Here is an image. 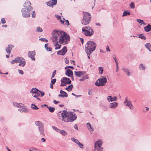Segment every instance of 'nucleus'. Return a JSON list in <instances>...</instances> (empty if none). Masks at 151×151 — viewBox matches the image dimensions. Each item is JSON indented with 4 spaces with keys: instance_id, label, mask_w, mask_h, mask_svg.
Listing matches in <instances>:
<instances>
[{
    "instance_id": "28",
    "label": "nucleus",
    "mask_w": 151,
    "mask_h": 151,
    "mask_svg": "<svg viewBox=\"0 0 151 151\" xmlns=\"http://www.w3.org/2000/svg\"><path fill=\"white\" fill-rule=\"evenodd\" d=\"M74 73H75V75L78 77H80L81 76V71H75Z\"/></svg>"
},
{
    "instance_id": "34",
    "label": "nucleus",
    "mask_w": 151,
    "mask_h": 151,
    "mask_svg": "<svg viewBox=\"0 0 151 151\" xmlns=\"http://www.w3.org/2000/svg\"><path fill=\"white\" fill-rule=\"evenodd\" d=\"M130 14V12H127L126 11H124L123 14V16H127V15H129Z\"/></svg>"
},
{
    "instance_id": "43",
    "label": "nucleus",
    "mask_w": 151,
    "mask_h": 151,
    "mask_svg": "<svg viewBox=\"0 0 151 151\" xmlns=\"http://www.w3.org/2000/svg\"><path fill=\"white\" fill-rule=\"evenodd\" d=\"M52 128L54 130H55L57 132H60V129L57 128V127L54 126H52Z\"/></svg>"
},
{
    "instance_id": "10",
    "label": "nucleus",
    "mask_w": 151,
    "mask_h": 151,
    "mask_svg": "<svg viewBox=\"0 0 151 151\" xmlns=\"http://www.w3.org/2000/svg\"><path fill=\"white\" fill-rule=\"evenodd\" d=\"M102 143V141H101L100 140H98L95 143V148L98 150H102L103 148L101 147Z\"/></svg>"
},
{
    "instance_id": "20",
    "label": "nucleus",
    "mask_w": 151,
    "mask_h": 151,
    "mask_svg": "<svg viewBox=\"0 0 151 151\" xmlns=\"http://www.w3.org/2000/svg\"><path fill=\"white\" fill-rule=\"evenodd\" d=\"M12 45H9L8 47L6 48V51L8 54H10L12 48L13 47Z\"/></svg>"
},
{
    "instance_id": "14",
    "label": "nucleus",
    "mask_w": 151,
    "mask_h": 151,
    "mask_svg": "<svg viewBox=\"0 0 151 151\" xmlns=\"http://www.w3.org/2000/svg\"><path fill=\"white\" fill-rule=\"evenodd\" d=\"M27 11H26L25 9H22L21 10V12L22 13V15L24 17H29L30 16V15L29 13Z\"/></svg>"
},
{
    "instance_id": "29",
    "label": "nucleus",
    "mask_w": 151,
    "mask_h": 151,
    "mask_svg": "<svg viewBox=\"0 0 151 151\" xmlns=\"http://www.w3.org/2000/svg\"><path fill=\"white\" fill-rule=\"evenodd\" d=\"M47 108L48 109L49 111L51 112H53L55 110L54 107H52L50 106H47Z\"/></svg>"
},
{
    "instance_id": "18",
    "label": "nucleus",
    "mask_w": 151,
    "mask_h": 151,
    "mask_svg": "<svg viewBox=\"0 0 151 151\" xmlns=\"http://www.w3.org/2000/svg\"><path fill=\"white\" fill-rule=\"evenodd\" d=\"M65 74L68 77H72L73 76V73L72 70L70 69H68L65 72Z\"/></svg>"
},
{
    "instance_id": "61",
    "label": "nucleus",
    "mask_w": 151,
    "mask_h": 151,
    "mask_svg": "<svg viewBox=\"0 0 151 151\" xmlns=\"http://www.w3.org/2000/svg\"><path fill=\"white\" fill-rule=\"evenodd\" d=\"M85 79H88V76L87 75H85L84 76H83Z\"/></svg>"
},
{
    "instance_id": "31",
    "label": "nucleus",
    "mask_w": 151,
    "mask_h": 151,
    "mask_svg": "<svg viewBox=\"0 0 151 151\" xmlns=\"http://www.w3.org/2000/svg\"><path fill=\"white\" fill-rule=\"evenodd\" d=\"M39 129L40 132L41 134L42 135H44L45 133L43 129V127H40L39 128Z\"/></svg>"
},
{
    "instance_id": "64",
    "label": "nucleus",
    "mask_w": 151,
    "mask_h": 151,
    "mask_svg": "<svg viewBox=\"0 0 151 151\" xmlns=\"http://www.w3.org/2000/svg\"><path fill=\"white\" fill-rule=\"evenodd\" d=\"M74 128L77 130H78V126H77V125L76 124H75L74 126Z\"/></svg>"
},
{
    "instance_id": "59",
    "label": "nucleus",
    "mask_w": 151,
    "mask_h": 151,
    "mask_svg": "<svg viewBox=\"0 0 151 151\" xmlns=\"http://www.w3.org/2000/svg\"><path fill=\"white\" fill-rule=\"evenodd\" d=\"M41 95V96L42 97L44 95V93L43 91H40V95Z\"/></svg>"
},
{
    "instance_id": "50",
    "label": "nucleus",
    "mask_w": 151,
    "mask_h": 151,
    "mask_svg": "<svg viewBox=\"0 0 151 151\" xmlns=\"http://www.w3.org/2000/svg\"><path fill=\"white\" fill-rule=\"evenodd\" d=\"M40 40H41L42 41L47 42L48 40L45 38H41L39 39Z\"/></svg>"
},
{
    "instance_id": "51",
    "label": "nucleus",
    "mask_w": 151,
    "mask_h": 151,
    "mask_svg": "<svg viewBox=\"0 0 151 151\" xmlns=\"http://www.w3.org/2000/svg\"><path fill=\"white\" fill-rule=\"evenodd\" d=\"M64 24L68 26L69 25V23L68 21V20H66L65 21H64Z\"/></svg>"
},
{
    "instance_id": "19",
    "label": "nucleus",
    "mask_w": 151,
    "mask_h": 151,
    "mask_svg": "<svg viewBox=\"0 0 151 151\" xmlns=\"http://www.w3.org/2000/svg\"><path fill=\"white\" fill-rule=\"evenodd\" d=\"M60 94H59L58 95L59 97H67L68 96V95L67 93L62 90L60 91Z\"/></svg>"
},
{
    "instance_id": "52",
    "label": "nucleus",
    "mask_w": 151,
    "mask_h": 151,
    "mask_svg": "<svg viewBox=\"0 0 151 151\" xmlns=\"http://www.w3.org/2000/svg\"><path fill=\"white\" fill-rule=\"evenodd\" d=\"M113 57L115 62L116 63V64L118 63V61L117 60V59L116 58V56L115 55H113Z\"/></svg>"
},
{
    "instance_id": "7",
    "label": "nucleus",
    "mask_w": 151,
    "mask_h": 151,
    "mask_svg": "<svg viewBox=\"0 0 151 151\" xmlns=\"http://www.w3.org/2000/svg\"><path fill=\"white\" fill-rule=\"evenodd\" d=\"M107 81L106 78L104 76H101V78L98 79V80L96 81L95 84L98 86H103L105 85Z\"/></svg>"
},
{
    "instance_id": "2",
    "label": "nucleus",
    "mask_w": 151,
    "mask_h": 151,
    "mask_svg": "<svg viewBox=\"0 0 151 151\" xmlns=\"http://www.w3.org/2000/svg\"><path fill=\"white\" fill-rule=\"evenodd\" d=\"M96 46V43L91 41H88L85 45V48L86 50V51L89 53L90 52L91 53L94 51Z\"/></svg>"
},
{
    "instance_id": "49",
    "label": "nucleus",
    "mask_w": 151,
    "mask_h": 151,
    "mask_svg": "<svg viewBox=\"0 0 151 151\" xmlns=\"http://www.w3.org/2000/svg\"><path fill=\"white\" fill-rule=\"evenodd\" d=\"M77 145H78V146L81 149H83V145L80 142L78 143Z\"/></svg>"
},
{
    "instance_id": "3",
    "label": "nucleus",
    "mask_w": 151,
    "mask_h": 151,
    "mask_svg": "<svg viewBox=\"0 0 151 151\" xmlns=\"http://www.w3.org/2000/svg\"><path fill=\"white\" fill-rule=\"evenodd\" d=\"M63 35H61L59 38V43L63 45L68 43L70 40V37L69 35L65 32H63Z\"/></svg>"
},
{
    "instance_id": "37",
    "label": "nucleus",
    "mask_w": 151,
    "mask_h": 151,
    "mask_svg": "<svg viewBox=\"0 0 151 151\" xmlns=\"http://www.w3.org/2000/svg\"><path fill=\"white\" fill-rule=\"evenodd\" d=\"M55 46L56 47L55 48L56 50L60 49V48L61 45H59L58 42H57L56 44H55Z\"/></svg>"
},
{
    "instance_id": "45",
    "label": "nucleus",
    "mask_w": 151,
    "mask_h": 151,
    "mask_svg": "<svg viewBox=\"0 0 151 151\" xmlns=\"http://www.w3.org/2000/svg\"><path fill=\"white\" fill-rule=\"evenodd\" d=\"M61 50L65 54L67 52V47L66 46H64L63 49Z\"/></svg>"
},
{
    "instance_id": "38",
    "label": "nucleus",
    "mask_w": 151,
    "mask_h": 151,
    "mask_svg": "<svg viewBox=\"0 0 151 151\" xmlns=\"http://www.w3.org/2000/svg\"><path fill=\"white\" fill-rule=\"evenodd\" d=\"M57 54L58 55H63L65 54L62 51L60 50L57 52Z\"/></svg>"
},
{
    "instance_id": "21",
    "label": "nucleus",
    "mask_w": 151,
    "mask_h": 151,
    "mask_svg": "<svg viewBox=\"0 0 151 151\" xmlns=\"http://www.w3.org/2000/svg\"><path fill=\"white\" fill-rule=\"evenodd\" d=\"M117 99L116 97V96L112 98L111 96H109L107 98V100L109 102L116 101Z\"/></svg>"
},
{
    "instance_id": "25",
    "label": "nucleus",
    "mask_w": 151,
    "mask_h": 151,
    "mask_svg": "<svg viewBox=\"0 0 151 151\" xmlns=\"http://www.w3.org/2000/svg\"><path fill=\"white\" fill-rule=\"evenodd\" d=\"M86 125H87V127L88 130L90 131L91 132L92 131L93 132V127H91V124L89 123H88L86 124Z\"/></svg>"
},
{
    "instance_id": "11",
    "label": "nucleus",
    "mask_w": 151,
    "mask_h": 151,
    "mask_svg": "<svg viewBox=\"0 0 151 151\" xmlns=\"http://www.w3.org/2000/svg\"><path fill=\"white\" fill-rule=\"evenodd\" d=\"M18 61L17 63H19V65L22 67L24 66L26 64L25 60L22 57H18Z\"/></svg>"
},
{
    "instance_id": "48",
    "label": "nucleus",
    "mask_w": 151,
    "mask_h": 151,
    "mask_svg": "<svg viewBox=\"0 0 151 151\" xmlns=\"http://www.w3.org/2000/svg\"><path fill=\"white\" fill-rule=\"evenodd\" d=\"M13 105L17 107L18 108H19L20 106V105H19V104L16 102H14L13 103Z\"/></svg>"
},
{
    "instance_id": "46",
    "label": "nucleus",
    "mask_w": 151,
    "mask_h": 151,
    "mask_svg": "<svg viewBox=\"0 0 151 151\" xmlns=\"http://www.w3.org/2000/svg\"><path fill=\"white\" fill-rule=\"evenodd\" d=\"M37 32H41L42 31V29L40 27H38L37 28Z\"/></svg>"
},
{
    "instance_id": "60",
    "label": "nucleus",
    "mask_w": 151,
    "mask_h": 151,
    "mask_svg": "<svg viewBox=\"0 0 151 151\" xmlns=\"http://www.w3.org/2000/svg\"><path fill=\"white\" fill-rule=\"evenodd\" d=\"M32 149L36 151H41V150H40L35 147L32 148Z\"/></svg>"
},
{
    "instance_id": "41",
    "label": "nucleus",
    "mask_w": 151,
    "mask_h": 151,
    "mask_svg": "<svg viewBox=\"0 0 151 151\" xmlns=\"http://www.w3.org/2000/svg\"><path fill=\"white\" fill-rule=\"evenodd\" d=\"M98 70L99 71V73L100 74H102L103 71V68L101 67H99L98 68Z\"/></svg>"
},
{
    "instance_id": "32",
    "label": "nucleus",
    "mask_w": 151,
    "mask_h": 151,
    "mask_svg": "<svg viewBox=\"0 0 151 151\" xmlns=\"http://www.w3.org/2000/svg\"><path fill=\"white\" fill-rule=\"evenodd\" d=\"M48 43L47 44H46L45 45V48L46 49V50L49 51H52V48L51 47H48L47 46V45Z\"/></svg>"
},
{
    "instance_id": "30",
    "label": "nucleus",
    "mask_w": 151,
    "mask_h": 151,
    "mask_svg": "<svg viewBox=\"0 0 151 151\" xmlns=\"http://www.w3.org/2000/svg\"><path fill=\"white\" fill-rule=\"evenodd\" d=\"M73 87V86L72 84L70 85L68 87L66 88V89L68 91H71Z\"/></svg>"
},
{
    "instance_id": "54",
    "label": "nucleus",
    "mask_w": 151,
    "mask_h": 151,
    "mask_svg": "<svg viewBox=\"0 0 151 151\" xmlns=\"http://www.w3.org/2000/svg\"><path fill=\"white\" fill-rule=\"evenodd\" d=\"M56 81V79H55V78L53 79L51 81V83L52 84H54L55 83Z\"/></svg>"
},
{
    "instance_id": "17",
    "label": "nucleus",
    "mask_w": 151,
    "mask_h": 151,
    "mask_svg": "<svg viewBox=\"0 0 151 151\" xmlns=\"http://www.w3.org/2000/svg\"><path fill=\"white\" fill-rule=\"evenodd\" d=\"M18 110L21 112L27 113L28 112V111L27 108L21 106L19 107Z\"/></svg>"
},
{
    "instance_id": "57",
    "label": "nucleus",
    "mask_w": 151,
    "mask_h": 151,
    "mask_svg": "<svg viewBox=\"0 0 151 151\" xmlns=\"http://www.w3.org/2000/svg\"><path fill=\"white\" fill-rule=\"evenodd\" d=\"M18 71L19 73L21 75H22L24 73L23 71L22 70H18Z\"/></svg>"
},
{
    "instance_id": "36",
    "label": "nucleus",
    "mask_w": 151,
    "mask_h": 151,
    "mask_svg": "<svg viewBox=\"0 0 151 151\" xmlns=\"http://www.w3.org/2000/svg\"><path fill=\"white\" fill-rule=\"evenodd\" d=\"M59 132L63 136H65L67 134L66 132L64 130H60Z\"/></svg>"
},
{
    "instance_id": "35",
    "label": "nucleus",
    "mask_w": 151,
    "mask_h": 151,
    "mask_svg": "<svg viewBox=\"0 0 151 151\" xmlns=\"http://www.w3.org/2000/svg\"><path fill=\"white\" fill-rule=\"evenodd\" d=\"M137 20L138 22L139 23L141 24V25L145 24V23L143 20H141L140 19H137Z\"/></svg>"
},
{
    "instance_id": "15",
    "label": "nucleus",
    "mask_w": 151,
    "mask_h": 151,
    "mask_svg": "<svg viewBox=\"0 0 151 151\" xmlns=\"http://www.w3.org/2000/svg\"><path fill=\"white\" fill-rule=\"evenodd\" d=\"M57 0H51L47 3V4L49 6L52 7L54 5H55L57 3Z\"/></svg>"
},
{
    "instance_id": "24",
    "label": "nucleus",
    "mask_w": 151,
    "mask_h": 151,
    "mask_svg": "<svg viewBox=\"0 0 151 151\" xmlns=\"http://www.w3.org/2000/svg\"><path fill=\"white\" fill-rule=\"evenodd\" d=\"M35 124L36 125L39 126V128L40 127H44L43 124L40 121H38L36 122Z\"/></svg>"
},
{
    "instance_id": "16",
    "label": "nucleus",
    "mask_w": 151,
    "mask_h": 151,
    "mask_svg": "<svg viewBox=\"0 0 151 151\" xmlns=\"http://www.w3.org/2000/svg\"><path fill=\"white\" fill-rule=\"evenodd\" d=\"M35 55V51H29L28 53V55L29 57L31 58L32 60H35V58H34V56Z\"/></svg>"
},
{
    "instance_id": "39",
    "label": "nucleus",
    "mask_w": 151,
    "mask_h": 151,
    "mask_svg": "<svg viewBox=\"0 0 151 151\" xmlns=\"http://www.w3.org/2000/svg\"><path fill=\"white\" fill-rule=\"evenodd\" d=\"M71 139L73 142L76 143L77 145L80 142L78 140L76 139L73 137Z\"/></svg>"
},
{
    "instance_id": "1",
    "label": "nucleus",
    "mask_w": 151,
    "mask_h": 151,
    "mask_svg": "<svg viewBox=\"0 0 151 151\" xmlns=\"http://www.w3.org/2000/svg\"><path fill=\"white\" fill-rule=\"evenodd\" d=\"M58 118L66 122H72L77 119V116L73 112H67L66 110L59 111L58 114Z\"/></svg>"
},
{
    "instance_id": "12",
    "label": "nucleus",
    "mask_w": 151,
    "mask_h": 151,
    "mask_svg": "<svg viewBox=\"0 0 151 151\" xmlns=\"http://www.w3.org/2000/svg\"><path fill=\"white\" fill-rule=\"evenodd\" d=\"M31 3L30 1H26L24 5L25 9H26L28 11H30L32 8L31 6Z\"/></svg>"
},
{
    "instance_id": "13",
    "label": "nucleus",
    "mask_w": 151,
    "mask_h": 151,
    "mask_svg": "<svg viewBox=\"0 0 151 151\" xmlns=\"http://www.w3.org/2000/svg\"><path fill=\"white\" fill-rule=\"evenodd\" d=\"M124 104L126 106H128L130 109H133L134 106L132 104L131 102L130 101H128L127 98H126L124 102Z\"/></svg>"
},
{
    "instance_id": "62",
    "label": "nucleus",
    "mask_w": 151,
    "mask_h": 151,
    "mask_svg": "<svg viewBox=\"0 0 151 151\" xmlns=\"http://www.w3.org/2000/svg\"><path fill=\"white\" fill-rule=\"evenodd\" d=\"M106 51H110V50H109V46L108 45H107L106 47Z\"/></svg>"
},
{
    "instance_id": "56",
    "label": "nucleus",
    "mask_w": 151,
    "mask_h": 151,
    "mask_svg": "<svg viewBox=\"0 0 151 151\" xmlns=\"http://www.w3.org/2000/svg\"><path fill=\"white\" fill-rule=\"evenodd\" d=\"M67 68H71L72 69H74L73 67V66H66L65 68V69H66Z\"/></svg>"
},
{
    "instance_id": "47",
    "label": "nucleus",
    "mask_w": 151,
    "mask_h": 151,
    "mask_svg": "<svg viewBox=\"0 0 151 151\" xmlns=\"http://www.w3.org/2000/svg\"><path fill=\"white\" fill-rule=\"evenodd\" d=\"M129 6L132 9H134L135 8V5L133 2H131Z\"/></svg>"
},
{
    "instance_id": "44",
    "label": "nucleus",
    "mask_w": 151,
    "mask_h": 151,
    "mask_svg": "<svg viewBox=\"0 0 151 151\" xmlns=\"http://www.w3.org/2000/svg\"><path fill=\"white\" fill-rule=\"evenodd\" d=\"M139 68L141 70H145V67L142 64H141L139 66Z\"/></svg>"
},
{
    "instance_id": "40",
    "label": "nucleus",
    "mask_w": 151,
    "mask_h": 151,
    "mask_svg": "<svg viewBox=\"0 0 151 151\" xmlns=\"http://www.w3.org/2000/svg\"><path fill=\"white\" fill-rule=\"evenodd\" d=\"M138 37L144 40H145L146 39L145 37L142 34H140L139 35Z\"/></svg>"
},
{
    "instance_id": "27",
    "label": "nucleus",
    "mask_w": 151,
    "mask_h": 151,
    "mask_svg": "<svg viewBox=\"0 0 151 151\" xmlns=\"http://www.w3.org/2000/svg\"><path fill=\"white\" fill-rule=\"evenodd\" d=\"M145 47L148 49L149 51L151 52V50H150L151 47V45L150 43H147L145 45Z\"/></svg>"
},
{
    "instance_id": "6",
    "label": "nucleus",
    "mask_w": 151,
    "mask_h": 151,
    "mask_svg": "<svg viewBox=\"0 0 151 151\" xmlns=\"http://www.w3.org/2000/svg\"><path fill=\"white\" fill-rule=\"evenodd\" d=\"M52 36L50 38V40L53 42H57L58 41V37L62 35V32L56 30H53L52 32Z\"/></svg>"
},
{
    "instance_id": "4",
    "label": "nucleus",
    "mask_w": 151,
    "mask_h": 151,
    "mask_svg": "<svg viewBox=\"0 0 151 151\" xmlns=\"http://www.w3.org/2000/svg\"><path fill=\"white\" fill-rule=\"evenodd\" d=\"M84 17L81 21V23L84 25H86L89 23L91 19V16L90 14L88 12H83Z\"/></svg>"
},
{
    "instance_id": "9",
    "label": "nucleus",
    "mask_w": 151,
    "mask_h": 151,
    "mask_svg": "<svg viewBox=\"0 0 151 151\" xmlns=\"http://www.w3.org/2000/svg\"><path fill=\"white\" fill-rule=\"evenodd\" d=\"M30 92L32 93V96L34 97L37 98L40 96V91L35 88H33L30 91Z\"/></svg>"
},
{
    "instance_id": "26",
    "label": "nucleus",
    "mask_w": 151,
    "mask_h": 151,
    "mask_svg": "<svg viewBox=\"0 0 151 151\" xmlns=\"http://www.w3.org/2000/svg\"><path fill=\"white\" fill-rule=\"evenodd\" d=\"M122 70L124 71L127 76H130V73L129 72V70L126 68H123Z\"/></svg>"
},
{
    "instance_id": "58",
    "label": "nucleus",
    "mask_w": 151,
    "mask_h": 151,
    "mask_svg": "<svg viewBox=\"0 0 151 151\" xmlns=\"http://www.w3.org/2000/svg\"><path fill=\"white\" fill-rule=\"evenodd\" d=\"M35 11H34L32 12V17L35 18Z\"/></svg>"
},
{
    "instance_id": "55",
    "label": "nucleus",
    "mask_w": 151,
    "mask_h": 151,
    "mask_svg": "<svg viewBox=\"0 0 151 151\" xmlns=\"http://www.w3.org/2000/svg\"><path fill=\"white\" fill-rule=\"evenodd\" d=\"M1 23L2 24H4L6 23V21L4 18H2L1 19Z\"/></svg>"
},
{
    "instance_id": "63",
    "label": "nucleus",
    "mask_w": 151,
    "mask_h": 151,
    "mask_svg": "<svg viewBox=\"0 0 151 151\" xmlns=\"http://www.w3.org/2000/svg\"><path fill=\"white\" fill-rule=\"evenodd\" d=\"M88 94L89 95H91L92 94L91 90V89H89L88 90Z\"/></svg>"
},
{
    "instance_id": "22",
    "label": "nucleus",
    "mask_w": 151,
    "mask_h": 151,
    "mask_svg": "<svg viewBox=\"0 0 151 151\" xmlns=\"http://www.w3.org/2000/svg\"><path fill=\"white\" fill-rule=\"evenodd\" d=\"M118 105V103L115 102L110 103L109 107L110 108H115L117 107Z\"/></svg>"
},
{
    "instance_id": "42",
    "label": "nucleus",
    "mask_w": 151,
    "mask_h": 151,
    "mask_svg": "<svg viewBox=\"0 0 151 151\" xmlns=\"http://www.w3.org/2000/svg\"><path fill=\"white\" fill-rule=\"evenodd\" d=\"M18 58H16L14 60H12L11 61V63L12 64H14V63H17L18 60Z\"/></svg>"
},
{
    "instance_id": "23",
    "label": "nucleus",
    "mask_w": 151,
    "mask_h": 151,
    "mask_svg": "<svg viewBox=\"0 0 151 151\" xmlns=\"http://www.w3.org/2000/svg\"><path fill=\"white\" fill-rule=\"evenodd\" d=\"M144 30L145 32H148L151 30V25L148 24L146 26L144 27Z\"/></svg>"
},
{
    "instance_id": "33",
    "label": "nucleus",
    "mask_w": 151,
    "mask_h": 151,
    "mask_svg": "<svg viewBox=\"0 0 151 151\" xmlns=\"http://www.w3.org/2000/svg\"><path fill=\"white\" fill-rule=\"evenodd\" d=\"M31 108L33 109L37 110L39 109V108L34 104H32L31 106Z\"/></svg>"
},
{
    "instance_id": "53",
    "label": "nucleus",
    "mask_w": 151,
    "mask_h": 151,
    "mask_svg": "<svg viewBox=\"0 0 151 151\" xmlns=\"http://www.w3.org/2000/svg\"><path fill=\"white\" fill-rule=\"evenodd\" d=\"M56 73V70H55L52 73V78L54 77L55 76V74Z\"/></svg>"
},
{
    "instance_id": "5",
    "label": "nucleus",
    "mask_w": 151,
    "mask_h": 151,
    "mask_svg": "<svg viewBox=\"0 0 151 151\" xmlns=\"http://www.w3.org/2000/svg\"><path fill=\"white\" fill-rule=\"evenodd\" d=\"M82 31L83 34L87 36L91 37L93 34V29L89 27H83Z\"/></svg>"
},
{
    "instance_id": "8",
    "label": "nucleus",
    "mask_w": 151,
    "mask_h": 151,
    "mask_svg": "<svg viewBox=\"0 0 151 151\" xmlns=\"http://www.w3.org/2000/svg\"><path fill=\"white\" fill-rule=\"evenodd\" d=\"M61 83L60 85L61 86H65L67 84H70L71 83V81L70 78L65 77H63L61 80Z\"/></svg>"
}]
</instances>
